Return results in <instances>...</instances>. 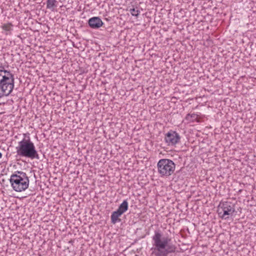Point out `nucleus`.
Listing matches in <instances>:
<instances>
[{
	"label": "nucleus",
	"mask_w": 256,
	"mask_h": 256,
	"mask_svg": "<svg viewBox=\"0 0 256 256\" xmlns=\"http://www.w3.org/2000/svg\"><path fill=\"white\" fill-rule=\"evenodd\" d=\"M152 240L155 249L157 250L155 253L156 256H168V254L176 252V247L172 244L171 238L168 236H163L160 230L154 231Z\"/></svg>",
	"instance_id": "obj_1"
},
{
	"label": "nucleus",
	"mask_w": 256,
	"mask_h": 256,
	"mask_svg": "<svg viewBox=\"0 0 256 256\" xmlns=\"http://www.w3.org/2000/svg\"><path fill=\"white\" fill-rule=\"evenodd\" d=\"M17 155L20 157H25L30 159H40L38 151L36 150L33 142L30 140V137L26 139L24 138L18 142V146L16 148Z\"/></svg>",
	"instance_id": "obj_2"
},
{
	"label": "nucleus",
	"mask_w": 256,
	"mask_h": 256,
	"mask_svg": "<svg viewBox=\"0 0 256 256\" xmlns=\"http://www.w3.org/2000/svg\"><path fill=\"white\" fill-rule=\"evenodd\" d=\"M13 189L18 192L24 191L28 188L29 185V178L26 174L22 171L15 172L10 180Z\"/></svg>",
	"instance_id": "obj_3"
},
{
	"label": "nucleus",
	"mask_w": 256,
	"mask_h": 256,
	"mask_svg": "<svg viewBox=\"0 0 256 256\" xmlns=\"http://www.w3.org/2000/svg\"><path fill=\"white\" fill-rule=\"evenodd\" d=\"M157 166L158 172L161 176H168L174 172L176 164L172 160L164 158L158 161Z\"/></svg>",
	"instance_id": "obj_4"
},
{
	"label": "nucleus",
	"mask_w": 256,
	"mask_h": 256,
	"mask_svg": "<svg viewBox=\"0 0 256 256\" xmlns=\"http://www.w3.org/2000/svg\"><path fill=\"white\" fill-rule=\"evenodd\" d=\"M217 212L220 218L228 219L236 212L234 205L230 202H221L218 206Z\"/></svg>",
	"instance_id": "obj_5"
},
{
	"label": "nucleus",
	"mask_w": 256,
	"mask_h": 256,
	"mask_svg": "<svg viewBox=\"0 0 256 256\" xmlns=\"http://www.w3.org/2000/svg\"><path fill=\"white\" fill-rule=\"evenodd\" d=\"M14 74L6 70L4 66L0 64V86H2L3 89L4 86L14 88Z\"/></svg>",
	"instance_id": "obj_6"
},
{
	"label": "nucleus",
	"mask_w": 256,
	"mask_h": 256,
	"mask_svg": "<svg viewBox=\"0 0 256 256\" xmlns=\"http://www.w3.org/2000/svg\"><path fill=\"white\" fill-rule=\"evenodd\" d=\"M180 136L176 131L170 130L165 135L164 140L168 146H174L180 142Z\"/></svg>",
	"instance_id": "obj_7"
},
{
	"label": "nucleus",
	"mask_w": 256,
	"mask_h": 256,
	"mask_svg": "<svg viewBox=\"0 0 256 256\" xmlns=\"http://www.w3.org/2000/svg\"><path fill=\"white\" fill-rule=\"evenodd\" d=\"M88 24L91 28L95 29L100 28L104 24L102 20L98 16H94L90 18Z\"/></svg>",
	"instance_id": "obj_8"
},
{
	"label": "nucleus",
	"mask_w": 256,
	"mask_h": 256,
	"mask_svg": "<svg viewBox=\"0 0 256 256\" xmlns=\"http://www.w3.org/2000/svg\"><path fill=\"white\" fill-rule=\"evenodd\" d=\"M122 214L118 210L114 212L112 214L110 217L111 222L113 224H115L117 222H120L121 221V220L119 218V217Z\"/></svg>",
	"instance_id": "obj_9"
},
{
	"label": "nucleus",
	"mask_w": 256,
	"mask_h": 256,
	"mask_svg": "<svg viewBox=\"0 0 256 256\" xmlns=\"http://www.w3.org/2000/svg\"><path fill=\"white\" fill-rule=\"evenodd\" d=\"M2 86H0V98L3 96H8L12 91L14 88L10 87L4 86V90H2Z\"/></svg>",
	"instance_id": "obj_10"
},
{
	"label": "nucleus",
	"mask_w": 256,
	"mask_h": 256,
	"mask_svg": "<svg viewBox=\"0 0 256 256\" xmlns=\"http://www.w3.org/2000/svg\"><path fill=\"white\" fill-rule=\"evenodd\" d=\"M128 210V202L127 200H124L123 202L120 205L118 209L117 210L122 214L126 212Z\"/></svg>",
	"instance_id": "obj_11"
},
{
	"label": "nucleus",
	"mask_w": 256,
	"mask_h": 256,
	"mask_svg": "<svg viewBox=\"0 0 256 256\" xmlns=\"http://www.w3.org/2000/svg\"><path fill=\"white\" fill-rule=\"evenodd\" d=\"M58 2L56 0H47L46 8L53 11L54 8L57 7Z\"/></svg>",
	"instance_id": "obj_12"
},
{
	"label": "nucleus",
	"mask_w": 256,
	"mask_h": 256,
	"mask_svg": "<svg viewBox=\"0 0 256 256\" xmlns=\"http://www.w3.org/2000/svg\"><path fill=\"white\" fill-rule=\"evenodd\" d=\"M13 26V25L12 23H8L6 24H4L2 26V28L3 30L5 31H10L12 30V27Z\"/></svg>",
	"instance_id": "obj_13"
},
{
	"label": "nucleus",
	"mask_w": 256,
	"mask_h": 256,
	"mask_svg": "<svg viewBox=\"0 0 256 256\" xmlns=\"http://www.w3.org/2000/svg\"><path fill=\"white\" fill-rule=\"evenodd\" d=\"M130 12L132 16L138 17L140 14V11L134 8H130Z\"/></svg>",
	"instance_id": "obj_14"
},
{
	"label": "nucleus",
	"mask_w": 256,
	"mask_h": 256,
	"mask_svg": "<svg viewBox=\"0 0 256 256\" xmlns=\"http://www.w3.org/2000/svg\"><path fill=\"white\" fill-rule=\"evenodd\" d=\"M194 116H195V115H194V114H192V115H190V114H187L186 118L187 119H188V118H189V116H190V117H191V118H194Z\"/></svg>",
	"instance_id": "obj_15"
},
{
	"label": "nucleus",
	"mask_w": 256,
	"mask_h": 256,
	"mask_svg": "<svg viewBox=\"0 0 256 256\" xmlns=\"http://www.w3.org/2000/svg\"><path fill=\"white\" fill-rule=\"evenodd\" d=\"M2 157V153L0 152V158H1Z\"/></svg>",
	"instance_id": "obj_16"
}]
</instances>
